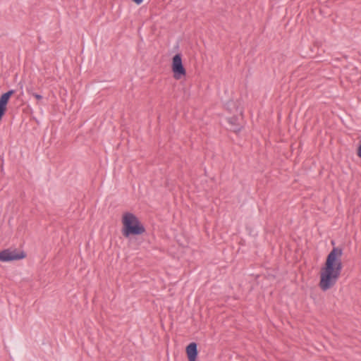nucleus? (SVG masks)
Listing matches in <instances>:
<instances>
[{
  "label": "nucleus",
  "mask_w": 361,
  "mask_h": 361,
  "mask_svg": "<svg viewBox=\"0 0 361 361\" xmlns=\"http://www.w3.org/2000/svg\"><path fill=\"white\" fill-rule=\"evenodd\" d=\"M342 255L343 250L339 247H334L328 255L320 272L319 287L322 290L326 291L336 283L343 268Z\"/></svg>",
  "instance_id": "obj_1"
},
{
  "label": "nucleus",
  "mask_w": 361,
  "mask_h": 361,
  "mask_svg": "<svg viewBox=\"0 0 361 361\" xmlns=\"http://www.w3.org/2000/svg\"><path fill=\"white\" fill-rule=\"evenodd\" d=\"M122 222L123 224V234L126 237L130 235H140L145 231V227L140 224L137 217L132 213H125Z\"/></svg>",
  "instance_id": "obj_2"
},
{
  "label": "nucleus",
  "mask_w": 361,
  "mask_h": 361,
  "mask_svg": "<svg viewBox=\"0 0 361 361\" xmlns=\"http://www.w3.org/2000/svg\"><path fill=\"white\" fill-rule=\"evenodd\" d=\"M172 71L174 78L179 80L186 75V71L183 65L181 55L176 54L172 60Z\"/></svg>",
  "instance_id": "obj_3"
},
{
  "label": "nucleus",
  "mask_w": 361,
  "mask_h": 361,
  "mask_svg": "<svg viewBox=\"0 0 361 361\" xmlns=\"http://www.w3.org/2000/svg\"><path fill=\"white\" fill-rule=\"evenodd\" d=\"M25 257V254L23 252H17L16 250L11 251L10 250H4L0 252L1 262H11L21 259Z\"/></svg>",
  "instance_id": "obj_4"
},
{
  "label": "nucleus",
  "mask_w": 361,
  "mask_h": 361,
  "mask_svg": "<svg viewBox=\"0 0 361 361\" xmlns=\"http://www.w3.org/2000/svg\"><path fill=\"white\" fill-rule=\"evenodd\" d=\"M186 353L189 361H195L197 355V346L196 343H190L186 348Z\"/></svg>",
  "instance_id": "obj_5"
},
{
  "label": "nucleus",
  "mask_w": 361,
  "mask_h": 361,
  "mask_svg": "<svg viewBox=\"0 0 361 361\" xmlns=\"http://www.w3.org/2000/svg\"><path fill=\"white\" fill-rule=\"evenodd\" d=\"M13 93H14V90H11L9 91H8L7 92L4 93L0 97V111L1 112V111H6V104L8 102L9 98Z\"/></svg>",
  "instance_id": "obj_6"
},
{
  "label": "nucleus",
  "mask_w": 361,
  "mask_h": 361,
  "mask_svg": "<svg viewBox=\"0 0 361 361\" xmlns=\"http://www.w3.org/2000/svg\"><path fill=\"white\" fill-rule=\"evenodd\" d=\"M228 122L231 124V129L234 132H239L241 129V126L238 123V118L233 116L228 118Z\"/></svg>",
  "instance_id": "obj_7"
},
{
  "label": "nucleus",
  "mask_w": 361,
  "mask_h": 361,
  "mask_svg": "<svg viewBox=\"0 0 361 361\" xmlns=\"http://www.w3.org/2000/svg\"><path fill=\"white\" fill-rule=\"evenodd\" d=\"M32 96L35 97L37 99L39 100L42 99V96L37 93H32Z\"/></svg>",
  "instance_id": "obj_8"
},
{
  "label": "nucleus",
  "mask_w": 361,
  "mask_h": 361,
  "mask_svg": "<svg viewBox=\"0 0 361 361\" xmlns=\"http://www.w3.org/2000/svg\"><path fill=\"white\" fill-rule=\"evenodd\" d=\"M137 5H140L143 2V0H132Z\"/></svg>",
  "instance_id": "obj_9"
},
{
  "label": "nucleus",
  "mask_w": 361,
  "mask_h": 361,
  "mask_svg": "<svg viewBox=\"0 0 361 361\" xmlns=\"http://www.w3.org/2000/svg\"><path fill=\"white\" fill-rule=\"evenodd\" d=\"M4 114H5V111H1V112L0 111V120L1 119V118L4 115Z\"/></svg>",
  "instance_id": "obj_10"
}]
</instances>
